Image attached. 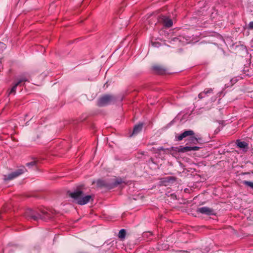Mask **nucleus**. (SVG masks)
<instances>
[{"instance_id":"nucleus-5","label":"nucleus","mask_w":253,"mask_h":253,"mask_svg":"<svg viewBox=\"0 0 253 253\" xmlns=\"http://www.w3.org/2000/svg\"><path fill=\"white\" fill-rule=\"evenodd\" d=\"M194 132L193 130H188L184 131L183 133L177 136H176L175 138L176 140L179 141L182 140L184 138H185L187 136L190 137V136L194 135Z\"/></svg>"},{"instance_id":"nucleus-17","label":"nucleus","mask_w":253,"mask_h":253,"mask_svg":"<svg viewBox=\"0 0 253 253\" xmlns=\"http://www.w3.org/2000/svg\"><path fill=\"white\" fill-rule=\"evenodd\" d=\"M243 183L253 189V182L248 181H244Z\"/></svg>"},{"instance_id":"nucleus-19","label":"nucleus","mask_w":253,"mask_h":253,"mask_svg":"<svg viewBox=\"0 0 253 253\" xmlns=\"http://www.w3.org/2000/svg\"><path fill=\"white\" fill-rule=\"evenodd\" d=\"M200 149V147H198V146H192V147H191L190 146V151H197L198 150H199Z\"/></svg>"},{"instance_id":"nucleus-1","label":"nucleus","mask_w":253,"mask_h":253,"mask_svg":"<svg viewBox=\"0 0 253 253\" xmlns=\"http://www.w3.org/2000/svg\"><path fill=\"white\" fill-rule=\"evenodd\" d=\"M70 196L76 201L77 203L81 205L88 203L91 199V196L86 195L83 196V192L81 190H77L69 194Z\"/></svg>"},{"instance_id":"nucleus-7","label":"nucleus","mask_w":253,"mask_h":253,"mask_svg":"<svg viewBox=\"0 0 253 253\" xmlns=\"http://www.w3.org/2000/svg\"><path fill=\"white\" fill-rule=\"evenodd\" d=\"M27 81V80L25 78H22L20 79L17 83H16L11 88L9 94L10 93H15L16 91V88L17 86L19 85H21L22 83L25 82Z\"/></svg>"},{"instance_id":"nucleus-15","label":"nucleus","mask_w":253,"mask_h":253,"mask_svg":"<svg viewBox=\"0 0 253 253\" xmlns=\"http://www.w3.org/2000/svg\"><path fill=\"white\" fill-rule=\"evenodd\" d=\"M178 151L181 152H186L188 151H190V146H181L180 148L179 149Z\"/></svg>"},{"instance_id":"nucleus-16","label":"nucleus","mask_w":253,"mask_h":253,"mask_svg":"<svg viewBox=\"0 0 253 253\" xmlns=\"http://www.w3.org/2000/svg\"><path fill=\"white\" fill-rule=\"evenodd\" d=\"M153 69L158 72L159 73H162L164 70L160 66H154L153 67Z\"/></svg>"},{"instance_id":"nucleus-6","label":"nucleus","mask_w":253,"mask_h":253,"mask_svg":"<svg viewBox=\"0 0 253 253\" xmlns=\"http://www.w3.org/2000/svg\"><path fill=\"white\" fill-rule=\"evenodd\" d=\"M160 22L163 23L164 25L168 28H169L172 26V21L171 19L166 16H162L159 19Z\"/></svg>"},{"instance_id":"nucleus-3","label":"nucleus","mask_w":253,"mask_h":253,"mask_svg":"<svg viewBox=\"0 0 253 253\" xmlns=\"http://www.w3.org/2000/svg\"><path fill=\"white\" fill-rule=\"evenodd\" d=\"M114 100V97L109 95H105L100 97L98 101L100 106H104L110 104Z\"/></svg>"},{"instance_id":"nucleus-10","label":"nucleus","mask_w":253,"mask_h":253,"mask_svg":"<svg viewBox=\"0 0 253 253\" xmlns=\"http://www.w3.org/2000/svg\"><path fill=\"white\" fill-rule=\"evenodd\" d=\"M49 218L48 213L46 211L42 212V214H40L39 216H33L34 220H38L39 218H41L44 220H46Z\"/></svg>"},{"instance_id":"nucleus-21","label":"nucleus","mask_w":253,"mask_h":253,"mask_svg":"<svg viewBox=\"0 0 253 253\" xmlns=\"http://www.w3.org/2000/svg\"><path fill=\"white\" fill-rule=\"evenodd\" d=\"M3 43L2 42H0V47H2L3 46Z\"/></svg>"},{"instance_id":"nucleus-8","label":"nucleus","mask_w":253,"mask_h":253,"mask_svg":"<svg viewBox=\"0 0 253 253\" xmlns=\"http://www.w3.org/2000/svg\"><path fill=\"white\" fill-rule=\"evenodd\" d=\"M213 93V89L212 88H206L204 91L200 92L198 97L199 98L202 99L207 96L208 94H211Z\"/></svg>"},{"instance_id":"nucleus-2","label":"nucleus","mask_w":253,"mask_h":253,"mask_svg":"<svg viewBox=\"0 0 253 253\" xmlns=\"http://www.w3.org/2000/svg\"><path fill=\"white\" fill-rule=\"evenodd\" d=\"M25 171H26L25 168L23 167L21 169H18L15 171L7 175H4L3 179L4 180H12L23 174Z\"/></svg>"},{"instance_id":"nucleus-20","label":"nucleus","mask_w":253,"mask_h":253,"mask_svg":"<svg viewBox=\"0 0 253 253\" xmlns=\"http://www.w3.org/2000/svg\"><path fill=\"white\" fill-rule=\"evenodd\" d=\"M36 163L35 162H32L30 163H27L26 166L28 167L33 166L35 165Z\"/></svg>"},{"instance_id":"nucleus-13","label":"nucleus","mask_w":253,"mask_h":253,"mask_svg":"<svg viewBox=\"0 0 253 253\" xmlns=\"http://www.w3.org/2000/svg\"><path fill=\"white\" fill-rule=\"evenodd\" d=\"M126 231L125 229H122L119 231V234H118V237L122 240H123L125 239V238L126 237Z\"/></svg>"},{"instance_id":"nucleus-14","label":"nucleus","mask_w":253,"mask_h":253,"mask_svg":"<svg viewBox=\"0 0 253 253\" xmlns=\"http://www.w3.org/2000/svg\"><path fill=\"white\" fill-rule=\"evenodd\" d=\"M237 146L240 148H246L248 146V144L246 142L244 141H240V140H238L237 141Z\"/></svg>"},{"instance_id":"nucleus-4","label":"nucleus","mask_w":253,"mask_h":253,"mask_svg":"<svg viewBox=\"0 0 253 253\" xmlns=\"http://www.w3.org/2000/svg\"><path fill=\"white\" fill-rule=\"evenodd\" d=\"M197 211L200 212L202 214H206V215H214V211L213 210L211 209L209 207H204L198 208L197 210Z\"/></svg>"},{"instance_id":"nucleus-11","label":"nucleus","mask_w":253,"mask_h":253,"mask_svg":"<svg viewBox=\"0 0 253 253\" xmlns=\"http://www.w3.org/2000/svg\"><path fill=\"white\" fill-rule=\"evenodd\" d=\"M143 124H139L137 125H136L133 128L132 134H136L138 132H139L142 128Z\"/></svg>"},{"instance_id":"nucleus-12","label":"nucleus","mask_w":253,"mask_h":253,"mask_svg":"<svg viewBox=\"0 0 253 253\" xmlns=\"http://www.w3.org/2000/svg\"><path fill=\"white\" fill-rule=\"evenodd\" d=\"M201 138L200 137H196L192 135L190 136L189 140L193 144H196L199 141L201 140Z\"/></svg>"},{"instance_id":"nucleus-9","label":"nucleus","mask_w":253,"mask_h":253,"mask_svg":"<svg viewBox=\"0 0 253 253\" xmlns=\"http://www.w3.org/2000/svg\"><path fill=\"white\" fill-rule=\"evenodd\" d=\"M152 45L155 47H159V46H162L164 43V41L161 39H156L155 41H151Z\"/></svg>"},{"instance_id":"nucleus-18","label":"nucleus","mask_w":253,"mask_h":253,"mask_svg":"<svg viewBox=\"0 0 253 253\" xmlns=\"http://www.w3.org/2000/svg\"><path fill=\"white\" fill-rule=\"evenodd\" d=\"M248 29L249 30H253V21L250 22L248 25Z\"/></svg>"}]
</instances>
